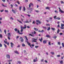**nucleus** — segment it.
<instances>
[{"label": "nucleus", "instance_id": "1", "mask_svg": "<svg viewBox=\"0 0 64 64\" xmlns=\"http://www.w3.org/2000/svg\"><path fill=\"white\" fill-rule=\"evenodd\" d=\"M31 6H33V4H32V3H30L29 4V7L27 8L28 10H30Z\"/></svg>", "mask_w": 64, "mask_h": 64}, {"label": "nucleus", "instance_id": "2", "mask_svg": "<svg viewBox=\"0 0 64 64\" xmlns=\"http://www.w3.org/2000/svg\"><path fill=\"white\" fill-rule=\"evenodd\" d=\"M8 40H10V37L11 36V34L10 33H9L8 34Z\"/></svg>", "mask_w": 64, "mask_h": 64}, {"label": "nucleus", "instance_id": "3", "mask_svg": "<svg viewBox=\"0 0 64 64\" xmlns=\"http://www.w3.org/2000/svg\"><path fill=\"white\" fill-rule=\"evenodd\" d=\"M58 8L59 9V12H60L61 13H64V12L62 11V10L60 9V8Z\"/></svg>", "mask_w": 64, "mask_h": 64}, {"label": "nucleus", "instance_id": "4", "mask_svg": "<svg viewBox=\"0 0 64 64\" xmlns=\"http://www.w3.org/2000/svg\"><path fill=\"white\" fill-rule=\"evenodd\" d=\"M26 42H27V43L28 44V45L29 46H30V48H32V47L31 46V44H30V43H29V42L27 41H26Z\"/></svg>", "mask_w": 64, "mask_h": 64}, {"label": "nucleus", "instance_id": "5", "mask_svg": "<svg viewBox=\"0 0 64 64\" xmlns=\"http://www.w3.org/2000/svg\"><path fill=\"white\" fill-rule=\"evenodd\" d=\"M25 10H26V8H25V7L24 6L23 7L22 11L25 12Z\"/></svg>", "mask_w": 64, "mask_h": 64}, {"label": "nucleus", "instance_id": "6", "mask_svg": "<svg viewBox=\"0 0 64 64\" xmlns=\"http://www.w3.org/2000/svg\"><path fill=\"white\" fill-rule=\"evenodd\" d=\"M6 58H8V59H10V55L9 54H7L6 56Z\"/></svg>", "mask_w": 64, "mask_h": 64}, {"label": "nucleus", "instance_id": "7", "mask_svg": "<svg viewBox=\"0 0 64 64\" xmlns=\"http://www.w3.org/2000/svg\"><path fill=\"white\" fill-rule=\"evenodd\" d=\"M2 7H7V6H5L4 4H2Z\"/></svg>", "mask_w": 64, "mask_h": 64}, {"label": "nucleus", "instance_id": "8", "mask_svg": "<svg viewBox=\"0 0 64 64\" xmlns=\"http://www.w3.org/2000/svg\"><path fill=\"white\" fill-rule=\"evenodd\" d=\"M10 44L11 47H12V48H13V46L14 45V44L12 42H11Z\"/></svg>", "mask_w": 64, "mask_h": 64}, {"label": "nucleus", "instance_id": "9", "mask_svg": "<svg viewBox=\"0 0 64 64\" xmlns=\"http://www.w3.org/2000/svg\"><path fill=\"white\" fill-rule=\"evenodd\" d=\"M4 43H6V44H7L8 45H9V42L7 43V42L5 41V40H4Z\"/></svg>", "mask_w": 64, "mask_h": 64}, {"label": "nucleus", "instance_id": "10", "mask_svg": "<svg viewBox=\"0 0 64 64\" xmlns=\"http://www.w3.org/2000/svg\"><path fill=\"white\" fill-rule=\"evenodd\" d=\"M20 39H21V42H23V41H24V40H23V38H22V37H20Z\"/></svg>", "mask_w": 64, "mask_h": 64}, {"label": "nucleus", "instance_id": "11", "mask_svg": "<svg viewBox=\"0 0 64 64\" xmlns=\"http://www.w3.org/2000/svg\"><path fill=\"white\" fill-rule=\"evenodd\" d=\"M46 42H47V41L46 40H43V43L44 44H46Z\"/></svg>", "mask_w": 64, "mask_h": 64}, {"label": "nucleus", "instance_id": "12", "mask_svg": "<svg viewBox=\"0 0 64 64\" xmlns=\"http://www.w3.org/2000/svg\"><path fill=\"white\" fill-rule=\"evenodd\" d=\"M36 22H37L38 23H39V24H41V22H40V21H39L38 20H37L36 21Z\"/></svg>", "mask_w": 64, "mask_h": 64}, {"label": "nucleus", "instance_id": "13", "mask_svg": "<svg viewBox=\"0 0 64 64\" xmlns=\"http://www.w3.org/2000/svg\"><path fill=\"white\" fill-rule=\"evenodd\" d=\"M60 63L61 64H62L63 63V60H61L60 61Z\"/></svg>", "mask_w": 64, "mask_h": 64}, {"label": "nucleus", "instance_id": "14", "mask_svg": "<svg viewBox=\"0 0 64 64\" xmlns=\"http://www.w3.org/2000/svg\"><path fill=\"white\" fill-rule=\"evenodd\" d=\"M34 29L35 30V31H38V29L35 28H34Z\"/></svg>", "mask_w": 64, "mask_h": 64}, {"label": "nucleus", "instance_id": "15", "mask_svg": "<svg viewBox=\"0 0 64 64\" xmlns=\"http://www.w3.org/2000/svg\"><path fill=\"white\" fill-rule=\"evenodd\" d=\"M59 32H60V31H59V29H58V30H57V34H58L59 33Z\"/></svg>", "mask_w": 64, "mask_h": 64}, {"label": "nucleus", "instance_id": "16", "mask_svg": "<svg viewBox=\"0 0 64 64\" xmlns=\"http://www.w3.org/2000/svg\"><path fill=\"white\" fill-rule=\"evenodd\" d=\"M12 12H13V13H14L15 14H16V12H15V10H12Z\"/></svg>", "mask_w": 64, "mask_h": 64}, {"label": "nucleus", "instance_id": "17", "mask_svg": "<svg viewBox=\"0 0 64 64\" xmlns=\"http://www.w3.org/2000/svg\"><path fill=\"white\" fill-rule=\"evenodd\" d=\"M14 52L16 54H19L18 52L17 51H14Z\"/></svg>", "mask_w": 64, "mask_h": 64}, {"label": "nucleus", "instance_id": "18", "mask_svg": "<svg viewBox=\"0 0 64 64\" xmlns=\"http://www.w3.org/2000/svg\"><path fill=\"white\" fill-rule=\"evenodd\" d=\"M43 40V38H41V39H39V40H40V41L41 42H42V40Z\"/></svg>", "mask_w": 64, "mask_h": 64}, {"label": "nucleus", "instance_id": "19", "mask_svg": "<svg viewBox=\"0 0 64 64\" xmlns=\"http://www.w3.org/2000/svg\"><path fill=\"white\" fill-rule=\"evenodd\" d=\"M60 18H59V17H58V18H56V19H57V20H60Z\"/></svg>", "mask_w": 64, "mask_h": 64}, {"label": "nucleus", "instance_id": "20", "mask_svg": "<svg viewBox=\"0 0 64 64\" xmlns=\"http://www.w3.org/2000/svg\"><path fill=\"white\" fill-rule=\"evenodd\" d=\"M37 61V59H34V62H36V61Z\"/></svg>", "mask_w": 64, "mask_h": 64}, {"label": "nucleus", "instance_id": "21", "mask_svg": "<svg viewBox=\"0 0 64 64\" xmlns=\"http://www.w3.org/2000/svg\"><path fill=\"white\" fill-rule=\"evenodd\" d=\"M50 30V27H49L48 28V29H47V30H48V31H49Z\"/></svg>", "mask_w": 64, "mask_h": 64}, {"label": "nucleus", "instance_id": "22", "mask_svg": "<svg viewBox=\"0 0 64 64\" xmlns=\"http://www.w3.org/2000/svg\"><path fill=\"white\" fill-rule=\"evenodd\" d=\"M42 28H44V29H47V28H46V27L44 26H42Z\"/></svg>", "mask_w": 64, "mask_h": 64}, {"label": "nucleus", "instance_id": "23", "mask_svg": "<svg viewBox=\"0 0 64 64\" xmlns=\"http://www.w3.org/2000/svg\"><path fill=\"white\" fill-rule=\"evenodd\" d=\"M17 20V21H18L20 23H21V24H22V22L19 21V20Z\"/></svg>", "mask_w": 64, "mask_h": 64}, {"label": "nucleus", "instance_id": "24", "mask_svg": "<svg viewBox=\"0 0 64 64\" xmlns=\"http://www.w3.org/2000/svg\"><path fill=\"white\" fill-rule=\"evenodd\" d=\"M46 9H48V10H49V9H50V8L49 7H47L46 8Z\"/></svg>", "mask_w": 64, "mask_h": 64}, {"label": "nucleus", "instance_id": "25", "mask_svg": "<svg viewBox=\"0 0 64 64\" xmlns=\"http://www.w3.org/2000/svg\"><path fill=\"white\" fill-rule=\"evenodd\" d=\"M51 29L52 30H53V31H55V28H51Z\"/></svg>", "mask_w": 64, "mask_h": 64}, {"label": "nucleus", "instance_id": "26", "mask_svg": "<svg viewBox=\"0 0 64 64\" xmlns=\"http://www.w3.org/2000/svg\"><path fill=\"white\" fill-rule=\"evenodd\" d=\"M14 31H16H16H18V30L17 29L15 28L14 29Z\"/></svg>", "mask_w": 64, "mask_h": 64}, {"label": "nucleus", "instance_id": "27", "mask_svg": "<svg viewBox=\"0 0 64 64\" xmlns=\"http://www.w3.org/2000/svg\"><path fill=\"white\" fill-rule=\"evenodd\" d=\"M3 37V36H2V35L0 34V37L1 38H2V37Z\"/></svg>", "mask_w": 64, "mask_h": 64}, {"label": "nucleus", "instance_id": "28", "mask_svg": "<svg viewBox=\"0 0 64 64\" xmlns=\"http://www.w3.org/2000/svg\"><path fill=\"white\" fill-rule=\"evenodd\" d=\"M22 8V7H21V6H20V7H19L20 11H21V10Z\"/></svg>", "mask_w": 64, "mask_h": 64}, {"label": "nucleus", "instance_id": "29", "mask_svg": "<svg viewBox=\"0 0 64 64\" xmlns=\"http://www.w3.org/2000/svg\"><path fill=\"white\" fill-rule=\"evenodd\" d=\"M61 27H64V24H61Z\"/></svg>", "mask_w": 64, "mask_h": 64}, {"label": "nucleus", "instance_id": "30", "mask_svg": "<svg viewBox=\"0 0 64 64\" xmlns=\"http://www.w3.org/2000/svg\"><path fill=\"white\" fill-rule=\"evenodd\" d=\"M24 37H25V38H26V40L27 41H28V38H27V37L25 36H24Z\"/></svg>", "mask_w": 64, "mask_h": 64}, {"label": "nucleus", "instance_id": "31", "mask_svg": "<svg viewBox=\"0 0 64 64\" xmlns=\"http://www.w3.org/2000/svg\"><path fill=\"white\" fill-rule=\"evenodd\" d=\"M12 60H8V62H11V61H12Z\"/></svg>", "mask_w": 64, "mask_h": 64}, {"label": "nucleus", "instance_id": "32", "mask_svg": "<svg viewBox=\"0 0 64 64\" xmlns=\"http://www.w3.org/2000/svg\"><path fill=\"white\" fill-rule=\"evenodd\" d=\"M50 21H51H51H52V18H50Z\"/></svg>", "mask_w": 64, "mask_h": 64}, {"label": "nucleus", "instance_id": "33", "mask_svg": "<svg viewBox=\"0 0 64 64\" xmlns=\"http://www.w3.org/2000/svg\"><path fill=\"white\" fill-rule=\"evenodd\" d=\"M22 46L23 47H24L25 46V45L24 44H22Z\"/></svg>", "mask_w": 64, "mask_h": 64}, {"label": "nucleus", "instance_id": "34", "mask_svg": "<svg viewBox=\"0 0 64 64\" xmlns=\"http://www.w3.org/2000/svg\"><path fill=\"white\" fill-rule=\"evenodd\" d=\"M4 46L5 47V48H7V46L5 44H4Z\"/></svg>", "mask_w": 64, "mask_h": 64}, {"label": "nucleus", "instance_id": "35", "mask_svg": "<svg viewBox=\"0 0 64 64\" xmlns=\"http://www.w3.org/2000/svg\"><path fill=\"white\" fill-rule=\"evenodd\" d=\"M24 23H29V22L28 21H26L24 22Z\"/></svg>", "mask_w": 64, "mask_h": 64}, {"label": "nucleus", "instance_id": "36", "mask_svg": "<svg viewBox=\"0 0 64 64\" xmlns=\"http://www.w3.org/2000/svg\"><path fill=\"white\" fill-rule=\"evenodd\" d=\"M60 29H64V27L63 26H61V27L60 28Z\"/></svg>", "mask_w": 64, "mask_h": 64}, {"label": "nucleus", "instance_id": "37", "mask_svg": "<svg viewBox=\"0 0 64 64\" xmlns=\"http://www.w3.org/2000/svg\"><path fill=\"white\" fill-rule=\"evenodd\" d=\"M32 24H35V21H34L32 22Z\"/></svg>", "mask_w": 64, "mask_h": 64}, {"label": "nucleus", "instance_id": "38", "mask_svg": "<svg viewBox=\"0 0 64 64\" xmlns=\"http://www.w3.org/2000/svg\"><path fill=\"white\" fill-rule=\"evenodd\" d=\"M53 38H54V39H56L57 38V36H55L53 37Z\"/></svg>", "mask_w": 64, "mask_h": 64}, {"label": "nucleus", "instance_id": "39", "mask_svg": "<svg viewBox=\"0 0 64 64\" xmlns=\"http://www.w3.org/2000/svg\"><path fill=\"white\" fill-rule=\"evenodd\" d=\"M46 37L48 38L50 37V36L49 35H46Z\"/></svg>", "mask_w": 64, "mask_h": 64}, {"label": "nucleus", "instance_id": "40", "mask_svg": "<svg viewBox=\"0 0 64 64\" xmlns=\"http://www.w3.org/2000/svg\"><path fill=\"white\" fill-rule=\"evenodd\" d=\"M51 54H52V55H54V52H51Z\"/></svg>", "mask_w": 64, "mask_h": 64}, {"label": "nucleus", "instance_id": "41", "mask_svg": "<svg viewBox=\"0 0 64 64\" xmlns=\"http://www.w3.org/2000/svg\"><path fill=\"white\" fill-rule=\"evenodd\" d=\"M18 63L20 64H21V62H20L19 61H18Z\"/></svg>", "mask_w": 64, "mask_h": 64}, {"label": "nucleus", "instance_id": "42", "mask_svg": "<svg viewBox=\"0 0 64 64\" xmlns=\"http://www.w3.org/2000/svg\"><path fill=\"white\" fill-rule=\"evenodd\" d=\"M2 1L4 3V2H6V0H2Z\"/></svg>", "mask_w": 64, "mask_h": 64}, {"label": "nucleus", "instance_id": "43", "mask_svg": "<svg viewBox=\"0 0 64 64\" xmlns=\"http://www.w3.org/2000/svg\"><path fill=\"white\" fill-rule=\"evenodd\" d=\"M62 47H64V44L63 43H62Z\"/></svg>", "mask_w": 64, "mask_h": 64}, {"label": "nucleus", "instance_id": "44", "mask_svg": "<svg viewBox=\"0 0 64 64\" xmlns=\"http://www.w3.org/2000/svg\"><path fill=\"white\" fill-rule=\"evenodd\" d=\"M33 9L32 8H30V10L31 11H32V10H33Z\"/></svg>", "mask_w": 64, "mask_h": 64}, {"label": "nucleus", "instance_id": "45", "mask_svg": "<svg viewBox=\"0 0 64 64\" xmlns=\"http://www.w3.org/2000/svg\"><path fill=\"white\" fill-rule=\"evenodd\" d=\"M29 35H30V36H32V37H33V36L32 35V34H29Z\"/></svg>", "mask_w": 64, "mask_h": 64}, {"label": "nucleus", "instance_id": "46", "mask_svg": "<svg viewBox=\"0 0 64 64\" xmlns=\"http://www.w3.org/2000/svg\"><path fill=\"white\" fill-rule=\"evenodd\" d=\"M58 44L60 45V42H58Z\"/></svg>", "mask_w": 64, "mask_h": 64}, {"label": "nucleus", "instance_id": "47", "mask_svg": "<svg viewBox=\"0 0 64 64\" xmlns=\"http://www.w3.org/2000/svg\"><path fill=\"white\" fill-rule=\"evenodd\" d=\"M5 12H7V13H8V10H5Z\"/></svg>", "mask_w": 64, "mask_h": 64}, {"label": "nucleus", "instance_id": "48", "mask_svg": "<svg viewBox=\"0 0 64 64\" xmlns=\"http://www.w3.org/2000/svg\"><path fill=\"white\" fill-rule=\"evenodd\" d=\"M2 47V44H0V47Z\"/></svg>", "mask_w": 64, "mask_h": 64}, {"label": "nucleus", "instance_id": "49", "mask_svg": "<svg viewBox=\"0 0 64 64\" xmlns=\"http://www.w3.org/2000/svg\"><path fill=\"white\" fill-rule=\"evenodd\" d=\"M23 31V29H21L20 30V32H22Z\"/></svg>", "mask_w": 64, "mask_h": 64}, {"label": "nucleus", "instance_id": "50", "mask_svg": "<svg viewBox=\"0 0 64 64\" xmlns=\"http://www.w3.org/2000/svg\"><path fill=\"white\" fill-rule=\"evenodd\" d=\"M35 12H37V13H38V12H39V11L37 10H36Z\"/></svg>", "mask_w": 64, "mask_h": 64}, {"label": "nucleus", "instance_id": "51", "mask_svg": "<svg viewBox=\"0 0 64 64\" xmlns=\"http://www.w3.org/2000/svg\"><path fill=\"white\" fill-rule=\"evenodd\" d=\"M4 32L5 34H6V30H4Z\"/></svg>", "mask_w": 64, "mask_h": 64}, {"label": "nucleus", "instance_id": "52", "mask_svg": "<svg viewBox=\"0 0 64 64\" xmlns=\"http://www.w3.org/2000/svg\"><path fill=\"white\" fill-rule=\"evenodd\" d=\"M46 26H50V24H46Z\"/></svg>", "mask_w": 64, "mask_h": 64}, {"label": "nucleus", "instance_id": "53", "mask_svg": "<svg viewBox=\"0 0 64 64\" xmlns=\"http://www.w3.org/2000/svg\"><path fill=\"white\" fill-rule=\"evenodd\" d=\"M38 47H39V46H35V48H38Z\"/></svg>", "mask_w": 64, "mask_h": 64}, {"label": "nucleus", "instance_id": "54", "mask_svg": "<svg viewBox=\"0 0 64 64\" xmlns=\"http://www.w3.org/2000/svg\"><path fill=\"white\" fill-rule=\"evenodd\" d=\"M17 47H18V48H19L20 47V45H18V46H17Z\"/></svg>", "mask_w": 64, "mask_h": 64}, {"label": "nucleus", "instance_id": "55", "mask_svg": "<svg viewBox=\"0 0 64 64\" xmlns=\"http://www.w3.org/2000/svg\"><path fill=\"white\" fill-rule=\"evenodd\" d=\"M60 55H58L57 56V57H60Z\"/></svg>", "mask_w": 64, "mask_h": 64}, {"label": "nucleus", "instance_id": "56", "mask_svg": "<svg viewBox=\"0 0 64 64\" xmlns=\"http://www.w3.org/2000/svg\"><path fill=\"white\" fill-rule=\"evenodd\" d=\"M17 3L18 4H20V3L19 2V1H17Z\"/></svg>", "mask_w": 64, "mask_h": 64}, {"label": "nucleus", "instance_id": "57", "mask_svg": "<svg viewBox=\"0 0 64 64\" xmlns=\"http://www.w3.org/2000/svg\"><path fill=\"white\" fill-rule=\"evenodd\" d=\"M48 45H51V44L50 43V42H48Z\"/></svg>", "mask_w": 64, "mask_h": 64}, {"label": "nucleus", "instance_id": "58", "mask_svg": "<svg viewBox=\"0 0 64 64\" xmlns=\"http://www.w3.org/2000/svg\"><path fill=\"white\" fill-rule=\"evenodd\" d=\"M18 31L17 32L19 34V33H20V31H19V30H18Z\"/></svg>", "mask_w": 64, "mask_h": 64}, {"label": "nucleus", "instance_id": "59", "mask_svg": "<svg viewBox=\"0 0 64 64\" xmlns=\"http://www.w3.org/2000/svg\"><path fill=\"white\" fill-rule=\"evenodd\" d=\"M26 27H24L23 28V29H26Z\"/></svg>", "mask_w": 64, "mask_h": 64}, {"label": "nucleus", "instance_id": "60", "mask_svg": "<svg viewBox=\"0 0 64 64\" xmlns=\"http://www.w3.org/2000/svg\"><path fill=\"white\" fill-rule=\"evenodd\" d=\"M19 34H20V35H22V34H23V33H20Z\"/></svg>", "mask_w": 64, "mask_h": 64}, {"label": "nucleus", "instance_id": "61", "mask_svg": "<svg viewBox=\"0 0 64 64\" xmlns=\"http://www.w3.org/2000/svg\"><path fill=\"white\" fill-rule=\"evenodd\" d=\"M19 36H17L16 37V39H18V38H19Z\"/></svg>", "mask_w": 64, "mask_h": 64}, {"label": "nucleus", "instance_id": "62", "mask_svg": "<svg viewBox=\"0 0 64 64\" xmlns=\"http://www.w3.org/2000/svg\"><path fill=\"white\" fill-rule=\"evenodd\" d=\"M58 28H59L60 27V26L59 25V24H58Z\"/></svg>", "mask_w": 64, "mask_h": 64}, {"label": "nucleus", "instance_id": "63", "mask_svg": "<svg viewBox=\"0 0 64 64\" xmlns=\"http://www.w3.org/2000/svg\"><path fill=\"white\" fill-rule=\"evenodd\" d=\"M25 2L26 3H27L28 2V0H26Z\"/></svg>", "mask_w": 64, "mask_h": 64}, {"label": "nucleus", "instance_id": "64", "mask_svg": "<svg viewBox=\"0 0 64 64\" xmlns=\"http://www.w3.org/2000/svg\"><path fill=\"white\" fill-rule=\"evenodd\" d=\"M61 4H63V3H64V2L62 1H61Z\"/></svg>", "mask_w": 64, "mask_h": 64}]
</instances>
